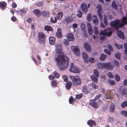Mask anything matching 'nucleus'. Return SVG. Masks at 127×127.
Here are the masks:
<instances>
[{
	"label": "nucleus",
	"instance_id": "1",
	"mask_svg": "<svg viewBox=\"0 0 127 127\" xmlns=\"http://www.w3.org/2000/svg\"><path fill=\"white\" fill-rule=\"evenodd\" d=\"M56 51L58 53L57 56L55 57V61L57 62V65L60 68V70L66 69L68 65L69 59L62 51L61 45H57L56 47Z\"/></svg>",
	"mask_w": 127,
	"mask_h": 127
},
{
	"label": "nucleus",
	"instance_id": "2",
	"mask_svg": "<svg viewBox=\"0 0 127 127\" xmlns=\"http://www.w3.org/2000/svg\"><path fill=\"white\" fill-rule=\"evenodd\" d=\"M96 8L97 9V13L101 22V24H107V20L106 17L104 15V18L103 21L102 15L103 12L102 9V6L99 4H98L96 6Z\"/></svg>",
	"mask_w": 127,
	"mask_h": 127
},
{
	"label": "nucleus",
	"instance_id": "3",
	"mask_svg": "<svg viewBox=\"0 0 127 127\" xmlns=\"http://www.w3.org/2000/svg\"><path fill=\"white\" fill-rule=\"evenodd\" d=\"M112 27H114V29L117 30V33L118 36L123 39L125 38V37L123 32L118 30L119 28L122 27L124 26L125 24H110Z\"/></svg>",
	"mask_w": 127,
	"mask_h": 127
},
{
	"label": "nucleus",
	"instance_id": "4",
	"mask_svg": "<svg viewBox=\"0 0 127 127\" xmlns=\"http://www.w3.org/2000/svg\"><path fill=\"white\" fill-rule=\"evenodd\" d=\"M69 78L72 81L74 86H76L81 84V80L78 76H74L70 75Z\"/></svg>",
	"mask_w": 127,
	"mask_h": 127
},
{
	"label": "nucleus",
	"instance_id": "5",
	"mask_svg": "<svg viewBox=\"0 0 127 127\" xmlns=\"http://www.w3.org/2000/svg\"><path fill=\"white\" fill-rule=\"evenodd\" d=\"M109 30V29H105L103 31H101L100 32V35H103L104 36H107L108 37L112 35V32L111 31L108 32Z\"/></svg>",
	"mask_w": 127,
	"mask_h": 127
},
{
	"label": "nucleus",
	"instance_id": "6",
	"mask_svg": "<svg viewBox=\"0 0 127 127\" xmlns=\"http://www.w3.org/2000/svg\"><path fill=\"white\" fill-rule=\"evenodd\" d=\"M69 70L71 72L76 73H79L80 71V69L74 66L73 63H71Z\"/></svg>",
	"mask_w": 127,
	"mask_h": 127
},
{
	"label": "nucleus",
	"instance_id": "7",
	"mask_svg": "<svg viewBox=\"0 0 127 127\" xmlns=\"http://www.w3.org/2000/svg\"><path fill=\"white\" fill-rule=\"evenodd\" d=\"M104 68L109 70H112L113 69V65L112 64V63L111 62L104 63Z\"/></svg>",
	"mask_w": 127,
	"mask_h": 127
},
{
	"label": "nucleus",
	"instance_id": "8",
	"mask_svg": "<svg viewBox=\"0 0 127 127\" xmlns=\"http://www.w3.org/2000/svg\"><path fill=\"white\" fill-rule=\"evenodd\" d=\"M71 49L73 51L74 54L76 55L79 56L80 49L78 46H72Z\"/></svg>",
	"mask_w": 127,
	"mask_h": 127
},
{
	"label": "nucleus",
	"instance_id": "9",
	"mask_svg": "<svg viewBox=\"0 0 127 127\" xmlns=\"http://www.w3.org/2000/svg\"><path fill=\"white\" fill-rule=\"evenodd\" d=\"M89 104L91 105L94 108L96 109L99 107V105L96 102L95 100H90V102L89 103Z\"/></svg>",
	"mask_w": 127,
	"mask_h": 127
},
{
	"label": "nucleus",
	"instance_id": "10",
	"mask_svg": "<svg viewBox=\"0 0 127 127\" xmlns=\"http://www.w3.org/2000/svg\"><path fill=\"white\" fill-rule=\"evenodd\" d=\"M84 47L87 51L91 52V45L88 43H84L83 44Z\"/></svg>",
	"mask_w": 127,
	"mask_h": 127
},
{
	"label": "nucleus",
	"instance_id": "11",
	"mask_svg": "<svg viewBox=\"0 0 127 127\" xmlns=\"http://www.w3.org/2000/svg\"><path fill=\"white\" fill-rule=\"evenodd\" d=\"M66 36L68 40L69 41H73L75 39L74 36L73 34L71 33H69L66 35Z\"/></svg>",
	"mask_w": 127,
	"mask_h": 127
},
{
	"label": "nucleus",
	"instance_id": "12",
	"mask_svg": "<svg viewBox=\"0 0 127 127\" xmlns=\"http://www.w3.org/2000/svg\"><path fill=\"white\" fill-rule=\"evenodd\" d=\"M81 8L83 11L86 12L87 11V5L85 3H82L81 5Z\"/></svg>",
	"mask_w": 127,
	"mask_h": 127
},
{
	"label": "nucleus",
	"instance_id": "13",
	"mask_svg": "<svg viewBox=\"0 0 127 127\" xmlns=\"http://www.w3.org/2000/svg\"><path fill=\"white\" fill-rule=\"evenodd\" d=\"M87 124L90 127H92L93 125L96 126V123L95 122L92 120H90L87 122Z\"/></svg>",
	"mask_w": 127,
	"mask_h": 127
},
{
	"label": "nucleus",
	"instance_id": "14",
	"mask_svg": "<svg viewBox=\"0 0 127 127\" xmlns=\"http://www.w3.org/2000/svg\"><path fill=\"white\" fill-rule=\"evenodd\" d=\"M56 39L55 37L51 36L49 37V41L50 44L51 45H54L55 43Z\"/></svg>",
	"mask_w": 127,
	"mask_h": 127
},
{
	"label": "nucleus",
	"instance_id": "15",
	"mask_svg": "<svg viewBox=\"0 0 127 127\" xmlns=\"http://www.w3.org/2000/svg\"><path fill=\"white\" fill-rule=\"evenodd\" d=\"M62 29L61 28H59L58 29V31L56 33V36L58 38H62L63 36L62 33Z\"/></svg>",
	"mask_w": 127,
	"mask_h": 127
},
{
	"label": "nucleus",
	"instance_id": "16",
	"mask_svg": "<svg viewBox=\"0 0 127 127\" xmlns=\"http://www.w3.org/2000/svg\"><path fill=\"white\" fill-rule=\"evenodd\" d=\"M72 85V82L70 81H69L66 83L65 86V88L67 90H69L71 88Z\"/></svg>",
	"mask_w": 127,
	"mask_h": 127
},
{
	"label": "nucleus",
	"instance_id": "17",
	"mask_svg": "<svg viewBox=\"0 0 127 127\" xmlns=\"http://www.w3.org/2000/svg\"><path fill=\"white\" fill-rule=\"evenodd\" d=\"M115 105L114 103H111L110 105L109 111L110 112H113L115 110Z\"/></svg>",
	"mask_w": 127,
	"mask_h": 127
},
{
	"label": "nucleus",
	"instance_id": "18",
	"mask_svg": "<svg viewBox=\"0 0 127 127\" xmlns=\"http://www.w3.org/2000/svg\"><path fill=\"white\" fill-rule=\"evenodd\" d=\"M87 25L89 33V35H92L93 31L90 25L91 24H87Z\"/></svg>",
	"mask_w": 127,
	"mask_h": 127
},
{
	"label": "nucleus",
	"instance_id": "19",
	"mask_svg": "<svg viewBox=\"0 0 127 127\" xmlns=\"http://www.w3.org/2000/svg\"><path fill=\"white\" fill-rule=\"evenodd\" d=\"M82 91L84 92L85 94H87L89 93V91L88 90L87 87L85 85L82 88Z\"/></svg>",
	"mask_w": 127,
	"mask_h": 127
},
{
	"label": "nucleus",
	"instance_id": "20",
	"mask_svg": "<svg viewBox=\"0 0 127 127\" xmlns=\"http://www.w3.org/2000/svg\"><path fill=\"white\" fill-rule=\"evenodd\" d=\"M93 22L95 24H98V20L96 16L94 15L93 16Z\"/></svg>",
	"mask_w": 127,
	"mask_h": 127
},
{
	"label": "nucleus",
	"instance_id": "21",
	"mask_svg": "<svg viewBox=\"0 0 127 127\" xmlns=\"http://www.w3.org/2000/svg\"><path fill=\"white\" fill-rule=\"evenodd\" d=\"M97 77H95L94 75H92L91 76V79L92 81H94L96 83H97L98 82V79Z\"/></svg>",
	"mask_w": 127,
	"mask_h": 127
},
{
	"label": "nucleus",
	"instance_id": "22",
	"mask_svg": "<svg viewBox=\"0 0 127 127\" xmlns=\"http://www.w3.org/2000/svg\"><path fill=\"white\" fill-rule=\"evenodd\" d=\"M38 37L39 39L45 38V35L42 32H40L38 33Z\"/></svg>",
	"mask_w": 127,
	"mask_h": 127
},
{
	"label": "nucleus",
	"instance_id": "23",
	"mask_svg": "<svg viewBox=\"0 0 127 127\" xmlns=\"http://www.w3.org/2000/svg\"><path fill=\"white\" fill-rule=\"evenodd\" d=\"M33 12L35 15L37 16H38L40 15L41 14V13L40 12V10L38 9L34 10H33Z\"/></svg>",
	"mask_w": 127,
	"mask_h": 127
},
{
	"label": "nucleus",
	"instance_id": "24",
	"mask_svg": "<svg viewBox=\"0 0 127 127\" xmlns=\"http://www.w3.org/2000/svg\"><path fill=\"white\" fill-rule=\"evenodd\" d=\"M106 57V55H104L103 54H101L100 57V60L101 61H103L105 60Z\"/></svg>",
	"mask_w": 127,
	"mask_h": 127
},
{
	"label": "nucleus",
	"instance_id": "25",
	"mask_svg": "<svg viewBox=\"0 0 127 127\" xmlns=\"http://www.w3.org/2000/svg\"><path fill=\"white\" fill-rule=\"evenodd\" d=\"M39 42L41 44H45L46 42V39L45 38H39Z\"/></svg>",
	"mask_w": 127,
	"mask_h": 127
},
{
	"label": "nucleus",
	"instance_id": "26",
	"mask_svg": "<svg viewBox=\"0 0 127 127\" xmlns=\"http://www.w3.org/2000/svg\"><path fill=\"white\" fill-rule=\"evenodd\" d=\"M50 20L52 23H56L57 19L55 17H53L51 18Z\"/></svg>",
	"mask_w": 127,
	"mask_h": 127
},
{
	"label": "nucleus",
	"instance_id": "27",
	"mask_svg": "<svg viewBox=\"0 0 127 127\" xmlns=\"http://www.w3.org/2000/svg\"><path fill=\"white\" fill-rule=\"evenodd\" d=\"M6 4V3L4 2L0 3V7L3 10L4 9Z\"/></svg>",
	"mask_w": 127,
	"mask_h": 127
},
{
	"label": "nucleus",
	"instance_id": "28",
	"mask_svg": "<svg viewBox=\"0 0 127 127\" xmlns=\"http://www.w3.org/2000/svg\"><path fill=\"white\" fill-rule=\"evenodd\" d=\"M71 18V17H66L64 20L65 22L64 23H69L71 22L72 21V20H71L70 19Z\"/></svg>",
	"mask_w": 127,
	"mask_h": 127
},
{
	"label": "nucleus",
	"instance_id": "29",
	"mask_svg": "<svg viewBox=\"0 0 127 127\" xmlns=\"http://www.w3.org/2000/svg\"><path fill=\"white\" fill-rule=\"evenodd\" d=\"M45 30L47 31H52L53 29L50 26H46L44 27Z\"/></svg>",
	"mask_w": 127,
	"mask_h": 127
},
{
	"label": "nucleus",
	"instance_id": "30",
	"mask_svg": "<svg viewBox=\"0 0 127 127\" xmlns=\"http://www.w3.org/2000/svg\"><path fill=\"white\" fill-rule=\"evenodd\" d=\"M121 106L122 108L127 107V101H125L123 102L121 105Z\"/></svg>",
	"mask_w": 127,
	"mask_h": 127
},
{
	"label": "nucleus",
	"instance_id": "31",
	"mask_svg": "<svg viewBox=\"0 0 127 127\" xmlns=\"http://www.w3.org/2000/svg\"><path fill=\"white\" fill-rule=\"evenodd\" d=\"M56 16L58 19H60L62 18L63 16V14L62 13L60 12L56 15Z\"/></svg>",
	"mask_w": 127,
	"mask_h": 127
},
{
	"label": "nucleus",
	"instance_id": "32",
	"mask_svg": "<svg viewBox=\"0 0 127 127\" xmlns=\"http://www.w3.org/2000/svg\"><path fill=\"white\" fill-rule=\"evenodd\" d=\"M127 16V13L126 14ZM122 22L121 24H123V23H125V24H127V19L126 17H123L122 20Z\"/></svg>",
	"mask_w": 127,
	"mask_h": 127
},
{
	"label": "nucleus",
	"instance_id": "33",
	"mask_svg": "<svg viewBox=\"0 0 127 127\" xmlns=\"http://www.w3.org/2000/svg\"><path fill=\"white\" fill-rule=\"evenodd\" d=\"M75 99H73L72 96H71L69 99V102L70 104H72L74 103V101L75 100Z\"/></svg>",
	"mask_w": 127,
	"mask_h": 127
},
{
	"label": "nucleus",
	"instance_id": "34",
	"mask_svg": "<svg viewBox=\"0 0 127 127\" xmlns=\"http://www.w3.org/2000/svg\"><path fill=\"white\" fill-rule=\"evenodd\" d=\"M108 82L111 85L113 86H114L115 84V81L110 79L108 80Z\"/></svg>",
	"mask_w": 127,
	"mask_h": 127
},
{
	"label": "nucleus",
	"instance_id": "35",
	"mask_svg": "<svg viewBox=\"0 0 127 127\" xmlns=\"http://www.w3.org/2000/svg\"><path fill=\"white\" fill-rule=\"evenodd\" d=\"M104 63H98V66L99 68H104Z\"/></svg>",
	"mask_w": 127,
	"mask_h": 127
},
{
	"label": "nucleus",
	"instance_id": "36",
	"mask_svg": "<svg viewBox=\"0 0 127 127\" xmlns=\"http://www.w3.org/2000/svg\"><path fill=\"white\" fill-rule=\"evenodd\" d=\"M83 96L82 94L80 93L79 94H76L75 95V97L77 99H80Z\"/></svg>",
	"mask_w": 127,
	"mask_h": 127
},
{
	"label": "nucleus",
	"instance_id": "37",
	"mask_svg": "<svg viewBox=\"0 0 127 127\" xmlns=\"http://www.w3.org/2000/svg\"><path fill=\"white\" fill-rule=\"evenodd\" d=\"M120 23V21L119 20L116 19V20L111 22L110 24H119Z\"/></svg>",
	"mask_w": 127,
	"mask_h": 127
},
{
	"label": "nucleus",
	"instance_id": "38",
	"mask_svg": "<svg viewBox=\"0 0 127 127\" xmlns=\"http://www.w3.org/2000/svg\"><path fill=\"white\" fill-rule=\"evenodd\" d=\"M53 74L55 77L57 78H59V77L60 74L59 73L57 72L56 71H55L53 72Z\"/></svg>",
	"mask_w": 127,
	"mask_h": 127
},
{
	"label": "nucleus",
	"instance_id": "39",
	"mask_svg": "<svg viewBox=\"0 0 127 127\" xmlns=\"http://www.w3.org/2000/svg\"><path fill=\"white\" fill-rule=\"evenodd\" d=\"M82 55L83 59L88 58V56L86 53L84 52H83L82 53Z\"/></svg>",
	"mask_w": 127,
	"mask_h": 127
},
{
	"label": "nucleus",
	"instance_id": "40",
	"mask_svg": "<svg viewBox=\"0 0 127 127\" xmlns=\"http://www.w3.org/2000/svg\"><path fill=\"white\" fill-rule=\"evenodd\" d=\"M121 113L125 117H127V111H122L121 112Z\"/></svg>",
	"mask_w": 127,
	"mask_h": 127
},
{
	"label": "nucleus",
	"instance_id": "41",
	"mask_svg": "<svg viewBox=\"0 0 127 127\" xmlns=\"http://www.w3.org/2000/svg\"><path fill=\"white\" fill-rule=\"evenodd\" d=\"M94 74L96 77H99V73L97 70L96 69H95L94 70Z\"/></svg>",
	"mask_w": 127,
	"mask_h": 127
},
{
	"label": "nucleus",
	"instance_id": "42",
	"mask_svg": "<svg viewBox=\"0 0 127 127\" xmlns=\"http://www.w3.org/2000/svg\"><path fill=\"white\" fill-rule=\"evenodd\" d=\"M63 43L64 45L67 46L69 44V41L67 39H64Z\"/></svg>",
	"mask_w": 127,
	"mask_h": 127
},
{
	"label": "nucleus",
	"instance_id": "43",
	"mask_svg": "<svg viewBox=\"0 0 127 127\" xmlns=\"http://www.w3.org/2000/svg\"><path fill=\"white\" fill-rule=\"evenodd\" d=\"M44 16H47L49 15V13L47 11H43L41 13Z\"/></svg>",
	"mask_w": 127,
	"mask_h": 127
},
{
	"label": "nucleus",
	"instance_id": "44",
	"mask_svg": "<svg viewBox=\"0 0 127 127\" xmlns=\"http://www.w3.org/2000/svg\"><path fill=\"white\" fill-rule=\"evenodd\" d=\"M92 16L91 14H89L87 16V20L89 21H91L92 20Z\"/></svg>",
	"mask_w": 127,
	"mask_h": 127
},
{
	"label": "nucleus",
	"instance_id": "45",
	"mask_svg": "<svg viewBox=\"0 0 127 127\" xmlns=\"http://www.w3.org/2000/svg\"><path fill=\"white\" fill-rule=\"evenodd\" d=\"M78 13L77 14V16L79 18H81L82 16V13L80 10H78L77 11Z\"/></svg>",
	"mask_w": 127,
	"mask_h": 127
},
{
	"label": "nucleus",
	"instance_id": "46",
	"mask_svg": "<svg viewBox=\"0 0 127 127\" xmlns=\"http://www.w3.org/2000/svg\"><path fill=\"white\" fill-rule=\"evenodd\" d=\"M94 30L95 34L96 35L98 33V31L97 27H94Z\"/></svg>",
	"mask_w": 127,
	"mask_h": 127
},
{
	"label": "nucleus",
	"instance_id": "47",
	"mask_svg": "<svg viewBox=\"0 0 127 127\" xmlns=\"http://www.w3.org/2000/svg\"><path fill=\"white\" fill-rule=\"evenodd\" d=\"M51 84L53 86H56L57 84V82L56 80H53L51 81Z\"/></svg>",
	"mask_w": 127,
	"mask_h": 127
},
{
	"label": "nucleus",
	"instance_id": "48",
	"mask_svg": "<svg viewBox=\"0 0 127 127\" xmlns=\"http://www.w3.org/2000/svg\"><path fill=\"white\" fill-rule=\"evenodd\" d=\"M115 46L118 49H122L123 48V45H119L118 44L116 43H115Z\"/></svg>",
	"mask_w": 127,
	"mask_h": 127
},
{
	"label": "nucleus",
	"instance_id": "49",
	"mask_svg": "<svg viewBox=\"0 0 127 127\" xmlns=\"http://www.w3.org/2000/svg\"><path fill=\"white\" fill-rule=\"evenodd\" d=\"M63 78L65 82H67L68 81V77L66 75H63Z\"/></svg>",
	"mask_w": 127,
	"mask_h": 127
},
{
	"label": "nucleus",
	"instance_id": "50",
	"mask_svg": "<svg viewBox=\"0 0 127 127\" xmlns=\"http://www.w3.org/2000/svg\"><path fill=\"white\" fill-rule=\"evenodd\" d=\"M107 47L111 52H112L113 51V48L111 45L110 44H108L107 45Z\"/></svg>",
	"mask_w": 127,
	"mask_h": 127
},
{
	"label": "nucleus",
	"instance_id": "51",
	"mask_svg": "<svg viewBox=\"0 0 127 127\" xmlns=\"http://www.w3.org/2000/svg\"><path fill=\"white\" fill-rule=\"evenodd\" d=\"M112 7L116 9H117L118 6L115 2H113L112 4Z\"/></svg>",
	"mask_w": 127,
	"mask_h": 127
},
{
	"label": "nucleus",
	"instance_id": "52",
	"mask_svg": "<svg viewBox=\"0 0 127 127\" xmlns=\"http://www.w3.org/2000/svg\"><path fill=\"white\" fill-rule=\"evenodd\" d=\"M116 80L117 81H119L120 80V78L119 76L117 74L115 75Z\"/></svg>",
	"mask_w": 127,
	"mask_h": 127
},
{
	"label": "nucleus",
	"instance_id": "53",
	"mask_svg": "<svg viewBox=\"0 0 127 127\" xmlns=\"http://www.w3.org/2000/svg\"><path fill=\"white\" fill-rule=\"evenodd\" d=\"M115 57L118 59H120V54L119 53H117L115 54Z\"/></svg>",
	"mask_w": 127,
	"mask_h": 127
},
{
	"label": "nucleus",
	"instance_id": "54",
	"mask_svg": "<svg viewBox=\"0 0 127 127\" xmlns=\"http://www.w3.org/2000/svg\"><path fill=\"white\" fill-rule=\"evenodd\" d=\"M89 61L92 63H94L95 62V61L94 59L92 57L89 58Z\"/></svg>",
	"mask_w": 127,
	"mask_h": 127
},
{
	"label": "nucleus",
	"instance_id": "55",
	"mask_svg": "<svg viewBox=\"0 0 127 127\" xmlns=\"http://www.w3.org/2000/svg\"><path fill=\"white\" fill-rule=\"evenodd\" d=\"M98 87V86H97L95 84L92 83V88L94 89L97 88Z\"/></svg>",
	"mask_w": 127,
	"mask_h": 127
},
{
	"label": "nucleus",
	"instance_id": "56",
	"mask_svg": "<svg viewBox=\"0 0 127 127\" xmlns=\"http://www.w3.org/2000/svg\"><path fill=\"white\" fill-rule=\"evenodd\" d=\"M104 51L108 55H110L111 54V53L110 51L106 49H105L104 50Z\"/></svg>",
	"mask_w": 127,
	"mask_h": 127
},
{
	"label": "nucleus",
	"instance_id": "57",
	"mask_svg": "<svg viewBox=\"0 0 127 127\" xmlns=\"http://www.w3.org/2000/svg\"><path fill=\"white\" fill-rule=\"evenodd\" d=\"M114 119L112 117H111L110 116H109L108 121L110 122L111 123L114 120Z\"/></svg>",
	"mask_w": 127,
	"mask_h": 127
},
{
	"label": "nucleus",
	"instance_id": "58",
	"mask_svg": "<svg viewBox=\"0 0 127 127\" xmlns=\"http://www.w3.org/2000/svg\"><path fill=\"white\" fill-rule=\"evenodd\" d=\"M108 77L111 78H112L113 77L112 74L111 72H109L108 73Z\"/></svg>",
	"mask_w": 127,
	"mask_h": 127
},
{
	"label": "nucleus",
	"instance_id": "59",
	"mask_svg": "<svg viewBox=\"0 0 127 127\" xmlns=\"http://www.w3.org/2000/svg\"><path fill=\"white\" fill-rule=\"evenodd\" d=\"M101 96V95L100 94H99L97 95L95 97V100H96L99 99Z\"/></svg>",
	"mask_w": 127,
	"mask_h": 127
},
{
	"label": "nucleus",
	"instance_id": "60",
	"mask_svg": "<svg viewBox=\"0 0 127 127\" xmlns=\"http://www.w3.org/2000/svg\"><path fill=\"white\" fill-rule=\"evenodd\" d=\"M106 99H110L112 98L111 95H106L105 97Z\"/></svg>",
	"mask_w": 127,
	"mask_h": 127
},
{
	"label": "nucleus",
	"instance_id": "61",
	"mask_svg": "<svg viewBox=\"0 0 127 127\" xmlns=\"http://www.w3.org/2000/svg\"><path fill=\"white\" fill-rule=\"evenodd\" d=\"M114 63L115 65L116 66H119V63L117 61L114 60Z\"/></svg>",
	"mask_w": 127,
	"mask_h": 127
},
{
	"label": "nucleus",
	"instance_id": "62",
	"mask_svg": "<svg viewBox=\"0 0 127 127\" xmlns=\"http://www.w3.org/2000/svg\"><path fill=\"white\" fill-rule=\"evenodd\" d=\"M48 77L50 80L53 79L55 78V77L54 76L51 75H49L48 76Z\"/></svg>",
	"mask_w": 127,
	"mask_h": 127
},
{
	"label": "nucleus",
	"instance_id": "63",
	"mask_svg": "<svg viewBox=\"0 0 127 127\" xmlns=\"http://www.w3.org/2000/svg\"><path fill=\"white\" fill-rule=\"evenodd\" d=\"M71 17L70 19L71 20H72V21L74 19V14H72L71 17Z\"/></svg>",
	"mask_w": 127,
	"mask_h": 127
},
{
	"label": "nucleus",
	"instance_id": "64",
	"mask_svg": "<svg viewBox=\"0 0 127 127\" xmlns=\"http://www.w3.org/2000/svg\"><path fill=\"white\" fill-rule=\"evenodd\" d=\"M124 85L127 86V80L125 79L124 81Z\"/></svg>",
	"mask_w": 127,
	"mask_h": 127
}]
</instances>
